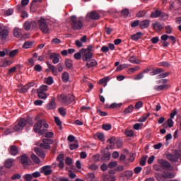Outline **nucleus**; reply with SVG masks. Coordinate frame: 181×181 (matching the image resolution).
Masks as SVG:
<instances>
[{
	"instance_id": "obj_4",
	"label": "nucleus",
	"mask_w": 181,
	"mask_h": 181,
	"mask_svg": "<svg viewBox=\"0 0 181 181\" xmlns=\"http://www.w3.org/2000/svg\"><path fill=\"white\" fill-rule=\"evenodd\" d=\"M54 141L52 139H43L42 143H37L36 145L42 148V149H50V145L53 144Z\"/></svg>"
},
{
	"instance_id": "obj_20",
	"label": "nucleus",
	"mask_w": 181,
	"mask_h": 181,
	"mask_svg": "<svg viewBox=\"0 0 181 181\" xmlns=\"http://www.w3.org/2000/svg\"><path fill=\"white\" fill-rule=\"evenodd\" d=\"M164 70L162 68H157L156 69H153L151 73V76H156L158 74H160V73H163Z\"/></svg>"
},
{
	"instance_id": "obj_38",
	"label": "nucleus",
	"mask_w": 181,
	"mask_h": 181,
	"mask_svg": "<svg viewBox=\"0 0 181 181\" xmlns=\"http://www.w3.org/2000/svg\"><path fill=\"white\" fill-rule=\"evenodd\" d=\"M33 45V42H32L30 41H27L23 44V49H30V47H32Z\"/></svg>"
},
{
	"instance_id": "obj_19",
	"label": "nucleus",
	"mask_w": 181,
	"mask_h": 181,
	"mask_svg": "<svg viewBox=\"0 0 181 181\" xmlns=\"http://www.w3.org/2000/svg\"><path fill=\"white\" fill-rule=\"evenodd\" d=\"M152 28H153V29H155V30L159 32V31L162 30V29H163V25H162V24H160L159 23H153L152 24Z\"/></svg>"
},
{
	"instance_id": "obj_5",
	"label": "nucleus",
	"mask_w": 181,
	"mask_h": 181,
	"mask_svg": "<svg viewBox=\"0 0 181 181\" xmlns=\"http://www.w3.org/2000/svg\"><path fill=\"white\" fill-rule=\"evenodd\" d=\"M158 163L164 170H173V166H172V164L165 159H159Z\"/></svg>"
},
{
	"instance_id": "obj_14",
	"label": "nucleus",
	"mask_w": 181,
	"mask_h": 181,
	"mask_svg": "<svg viewBox=\"0 0 181 181\" xmlns=\"http://www.w3.org/2000/svg\"><path fill=\"white\" fill-rule=\"evenodd\" d=\"M46 64L47 65L48 69L52 71V74L54 76H57V68H56V66H54V65L50 64V63H49V62H47Z\"/></svg>"
},
{
	"instance_id": "obj_47",
	"label": "nucleus",
	"mask_w": 181,
	"mask_h": 181,
	"mask_svg": "<svg viewBox=\"0 0 181 181\" xmlns=\"http://www.w3.org/2000/svg\"><path fill=\"white\" fill-rule=\"evenodd\" d=\"M31 159L35 162V163H40V159H39L35 154L31 155Z\"/></svg>"
},
{
	"instance_id": "obj_63",
	"label": "nucleus",
	"mask_w": 181,
	"mask_h": 181,
	"mask_svg": "<svg viewBox=\"0 0 181 181\" xmlns=\"http://www.w3.org/2000/svg\"><path fill=\"white\" fill-rule=\"evenodd\" d=\"M28 90H29V86L25 85L20 89V93H28Z\"/></svg>"
},
{
	"instance_id": "obj_40",
	"label": "nucleus",
	"mask_w": 181,
	"mask_h": 181,
	"mask_svg": "<svg viewBox=\"0 0 181 181\" xmlns=\"http://www.w3.org/2000/svg\"><path fill=\"white\" fill-rule=\"evenodd\" d=\"M11 127L13 128V132H18L22 129V127L18 124L12 125Z\"/></svg>"
},
{
	"instance_id": "obj_12",
	"label": "nucleus",
	"mask_w": 181,
	"mask_h": 181,
	"mask_svg": "<svg viewBox=\"0 0 181 181\" xmlns=\"http://www.w3.org/2000/svg\"><path fill=\"white\" fill-rule=\"evenodd\" d=\"M93 59V54L90 52H86L83 55V62H88V60H91Z\"/></svg>"
},
{
	"instance_id": "obj_26",
	"label": "nucleus",
	"mask_w": 181,
	"mask_h": 181,
	"mask_svg": "<svg viewBox=\"0 0 181 181\" xmlns=\"http://www.w3.org/2000/svg\"><path fill=\"white\" fill-rule=\"evenodd\" d=\"M132 111H134V105H131L122 112V114L127 115V114H131Z\"/></svg>"
},
{
	"instance_id": "obj_48",
	"label": "nucleus",
	"mask_w": 181,
	"mask_h": 181,
	"mask_svg": "<svg viewBox=\"0 0 181 181\" xmlns=\"http://www.w3.org/2000/svg\"><path fill=\"white\" fill-rule=\"evenodd\" d=\"M13 129L12 128V126H10L8 129H6L4 131V134L5 135H9V134L13 133Z\"/></svg>"
},
{
	"instance_id": "obj_52",
	"label": "nucleus",
	"mask_w": 181,
	"mask_h": 181,
	"mask_svg": "<svg viewBox=\"0 0 181 181\" xmlns=\"http://www.w3.org/2000/svg\"><path fill=\"white\" fill-rule=\"evenodd\" d=\"M23 179H24V180H26V181H31L32 179H33V177L32 174H27V175H24Z\"/></svg>"
},
{
	"instance_id": "obj_32",
	"label": "nucleus",
	"mask_w": 181,
	"mask_h": 181,
	"mask_svg": "<svg viewBox=\"0 0 181 181\" xmlns=\"http://www.w3.org/2000/svg\"><path fill=\"white\" fill-rule=\"evenodd\" d=\"M62 81H64V83H67L69 81V73L67 71L64 72L62 74Z\"/></svg>"
},
{
	"instance_id": "obj_54",
	"label": "nucleus",
	"mask_w": 181,
	"mask_h": 181,
	"mask_svg": "<svg viewBox=\"0 0 181 181\" xmlns=\"http://www.w3.org/2000/svg\"><path fill=\"white\" fill-rule=\"evenodd\" d=\"M97 136L100 141H102V142H104V141H105V139L104 138V134L97 133Z\"/></svg>"
},
{
	"instance_id": "obj_37",
	"label": "nucleus",
	"mask_w": 181,
	"mask_h": 181,
	"mask_svg": "<svg viewBox=\"0 0 181 181\" xmlns=\"http://www.w3.org/2000/svg\"><path fill=\"white\" fill-rule=\"evenodd\" d=\"M65 66L66 69H71L73 67V61L69 59H66Z\"/></svg>"
},
{
	"instance_id": "obj_45",
	"label": "nucleus",
	"mask_w": 181,
	"mask_h": 181,
	"mask_svg": "<svg viewBox=\"0 0 181 181\" xmlns=\"http://www.w3.org/2000/svg\"><path fill=\"white\" fill-rule=\"evenodd\" d=\"M23 27L25 30H30V28H32V24H30V22L26 21L25 22Z\"/></svg>"
},
{
	"instance_id": "obj_3",
	"label": "nucleus",
	"mask_w": 181,
	"mask_h": 181,
	"mask_svg": "<svg viewBox=\"0 0 181 181\" xmlns=\"http://www.w3.org/2000/svg\"><path fill=\"white\" fill-rule=\"evenodd\" d=\"M47 21L44 18H40L38 21V25L40 26V29L42 33L47 34L49 33V25L47 23Z\"/></svg>"
},
{
	"instance_id": "obj_15",
	"label": "nucleus",
	"mask_w": 181,
	"mask_h": 181,
	"mask_svg": "<svg viewBox=\"0 0 181 181\" xmlns=\"http://www.w3.org/2000/svg\"><path fill=\"white\" fill-rule=\"evenodd\" d=\"M47 110H54L56 108V102L54 98H52L50 102L47 105Z\"/></svg>"
},
{
	"instance_id": "obj_39",
	"label": "nucleus",
	"mask_w": 181,
	"mask_h": 181,
	"mask_svg": "<svg viewBox=\"0 0 181 181\" xmlns=\"http://www.w3.org/2000/svg\"><path fill=\"white\" fill-rule=\"evenodd\" d=\"M109 169H114V168H117L118 166V163L117 161H111L107 165Z\"/></svg>"
},
{
	"instance_id": "obj_33",
	"label": "nucleus",
	"mask_w": 181,
	"mask_h": 181,
	"mask_svg": "<svg viewBox=\"0 0 181 181\" xmlns=\"http://www.w3.org/2000/svg\"><path fill=\"white\" fill-rule=\"evenodd\" d=\"M108 80H110V77L107 76L105 77L102 79H100L98 82L99 84H103V87H106L107 86V81H108Z\"/></svg>"
},
{
	"instance_id": "obj_16",
	"label": "nucleus",
	"mask_w": 181,
	"mask_h": 181,
	"mask_svg": "<svg viewBox=\"0 0 181 181\" xmlns=\"http://www.w3.org/2000/svg\"><path fill=\"white\" fill-rule=\"evenodd\" d=\"M21 162L22 165H23V166H25V165H30V163H29V157H28V156L25 154L21 156Z\"/></svg>"
},
{
	"instance_id": "obj_50",
	"label": "nucleus",
	"mask_w": 181,
	"mask_h": 181,
	"mask_svg": "<svg viewBox=\"0 0 181 181\" xmlns=\"http://www.w3.org/2000/svg\"><path fill=\"white\" fill-rule=\"evenodd\" d=\"M158 66H160V67H170V64H169L167 62H160L158 64Z\"/></svg>"
},
{
	"instance_id": "obj_28",
	"label": "nucleus",
	"mask_w": 181,
	"mask_h": 181,
	"mask_svg": "<svg viewBox=\"0 0 181 181\" xmlns=\"http://www.w3.org/2000/svg\"><path fill=\"white\" fill-rule=\"evenodd\" d=\"M129 62L133 64H141V62L135 56H132L129 58Z\"/></svg>"
},
{
	"instance_id": "obj_7",
	"label": "nucleus",
	"mask_w": 181,
	"mask_h": 181,
	"mask_svg": "<svg viewBox=\"0 0 181 181\" xmlns=\"http://www.w3.org/2000/svg\"><path fill=\"white\" fill-rule=\"evenodd\" d=\"M60 54L56 52L52 53L49 55V59L50 60H52V63L54 64H57L59 62H60Z\"/></svg>"
},
{
	"instance_id": "obj_31",
	"label": "nucleus",
	"mask_w": 181,
	"mask_h": 181,
	"mask_svg": "<svg viewBox=\"0 0 181 181\" xmlns=\"http://www.w3.org/2000/svg\"><path fill=\"white\" fill-rule=\"evenodd\" d=\"M42 170L44 172V175H45V176H49V175H52V170L49 169V168L47 166H44L42 168Z\"/></svg>"
},
{
	"instance_id": "obj_8",
	"label": "nucleus",
	"mask_w": 181,
	"mask_h": 181,
	"mask_svg": "<svg viewBox=\"0 0 181 181\" xmlns=\"http://www.w3.org/2000/svg\"><path fill=\"white\" fill-rule=\"evenodd\" d=\"M57 160L59 162L58 166L59 169H64V155L59 154L57 157Z\"/></svg>"
},
{
	"instance_id": "obj_51",
	"label": "nucleus",
	"mask_w": 181,
	"mask_h": 181,
	"mask_svg": "<svg viewBox=\"0 0 181 181\" xmlns=\"http://www.w3.org/2000/svg\"><path fill=\"white\" fill-rule=\"evenodd\" d=\"M97 113L99 114L100 117H107V115H108V113H107L106 112H103L100 109L97 110Z\"/></svg>"
},
{
	"instance_id": "obj_6",
	"label": "nucleus",
	"mask_w": 181,
	"mask_h": 181,
	"mask_svg": "<svg viewBox=\"0 0 181 181\" xmlns=\"http://www.w3.org/2000/svg\"><path fill=\"white\" fill-rule=\"evenodd\" d=\"M8 35L9 31H8V29L0 25V40H6Z\"/></svg>"
},
{
	"instance_id": "obj_10",
	"label": "nucleus",
	"mask_w": 181,
	"mask_h": 181,
	"mask_svg": "<svg viewBox=\"0 0 181 181\" xmlns=\"http://www.w3.org/2000/svg\"><path fill=\"white\" fill-rule=\"evenodd\" d=\"M88 16H89V18L93 21H98V19H100V14H98L97 11H92L88 13Z\"/></svg>"
},
{
	"instance_id": "obj_64",
	"label": "nucleus",
	"mask_w": 181,
	"mask_h": 181,
	"mask_svg": "<svg viewBox=\"0 0 181 181\" xmlns=\"http://www.w3.org/2000/svg\"><path fill=\"white\" fill-rule=\"evenodd\" d=\"M42 66H40V64H37L34 67V70L35 71H38L40 72V71L42 70Z\"/></svg>"
},
{
	"instance_id": "obj_56",
	"label": "nucleus",
	"mask_w": 181,
	"mask_h": 181,
	"mask_svg": "<svg viewBox=\"0 0 181 181\" xmlns=\"http://www.w3.org/2000/svg\"><path fill=\"white\" fill-rule=\"evenodd\" d=\"M21 177H22V175H21V174H14L11 176L12 180H19Z\"/></svg>"
},
{
	"instance_id": "obj_49",
	"label": "nucleus",
	"mask_w": 181,
	"mask_h": 181,
	"mask_svg": "<svg viewBox=\"0 0 181 181\" xmlns=\"http://www.w3.org/2000/svg\"><path fill=\"white\" fill-rule=\"evenodd\" d=\"M130 25L132 28H136V26H140V21L139 20H136L132 21Z\"/></svg>"
},
{
	"instance_id": "obj_17",
	"label": "nucleus",
	"mask_w": 181,
	"mask_h": 181,
	"mask_svg": "<svg viewBox=\"0 0 181 181\" xmlns=\"http://www.w3.org/2000/svg\"><path fill=\"white\" fill-rule=\"evenodd\" d=\"M42 121L39 120L33 127V130L35 132H37L38 131H40L42 129Z\"/></svg>"
},
{
	"instance_id": "obj_53",
	"label": "nucleus",
	"mask_w": 181,
	"mask_h": 181,
	"mask_svg": "<svg viewBox=\"0 0 181 181\" xmlns=\"http://www.w3.org/2000/svg\"><path fill=\"white\" fill-rule=\"evenodd\" d=\"M45 83L48 84V86H52V83H53V78L51 76H49L45 79Z\"/></svg>"
},
{
	"instance_id": "obj_59",
	"label": "nucleus",
	"mask_w": 181,
	"mask_h": 181,
	"mask_svg": "<svg viewBox=\"0 0 181 181\" xmlns=\"http://www.w3.org/2000/svg\"><path fill=\"white\" fill-rule=\"evenodd\" d=\"M122 106V103H112L110 106V108H119Z\"/></svg>"
},
{
	"instance_id": "obj_42",
	"label": "nucleus",
	"mask_w": 181,
	"mask_h": 181,
	"mask_svg": "<svg viewBox=\"0 0 181 181\" xmlns=\"http://www.w3.org/2000/svg\"><path fill=\"white\" fill-rule=\"evenodd\" d=\"M19 53V49H13L8 53L9 57H15Z\"/></svg>"
},
{
	"instance_id": "obj_22",
	"label": "nucleus",
	"mask_w": 181,
	"mask_h": 181,
	"mask_svg": "<svg viewBox=\"0 0 181 181\" xmlns=\"http://www.w3.org/2000/svg\"><path fill=\"white\" fill-rule=\"evenodd\" d=\"M13 165V159L12 158H8L6 160L4 165L5 168H7L8 169L12 168V165Z\"/></svg>"
},
{
	"instance_id": "obj_13",
	"label": "nucleus",
	"mask_w": 181,
	"mask_h": 181,
	"mask_svg": "<svg viewBox=\"0 0 181 181\" xmlns=\"http://www.w3.org/2000/svg\"><path fill=\"white\" fill-rule=\"evenodd\" d=\"M34 151L40 158H42V159H45V158H46V155L45 154V152L41 149H40L39 148L35 147L34 148Z\"/></svg>"
},
{
	"instance_id": "obj_35",
	"label": "nucleus",
	"mask_w": 181,
	"mask_h": 181,
	"mask_svg": "<svg viewBox=\"0 0 181 181\" xmlns=\"http://www.w3.org/2000/svg\"><path fill=\"white\" fill-rule=\"evenodd\" d=\"M129 67V65H128V64H123L117 67L116 71H121V70H124V69H128Z\"/></svg>"
},
{
	"instance_id": "obj_61",
	"label": "nucleus",
	"mask_w": 181,
	"mask_h": 181,
	"mask_svg": "<svg viewBox=\"0 0 181 181\" xmlns=\"http://www.w3.org/2000/svg\"><path fill=\"white\" fill-rule=\"evenodd\" d=\"M88 169H90V170H97V169H98V165L97 164H92L88 166Z\"/></svg>"
},
{
	"instance_id": "obj_36",
	"label": "nucleus",
	"mask_w": 181,
	"mask_h": 181,
	"mask_svg": "<svg viewBox=\"0 0 181 181\" xmlns=\"http://www.w3.org/2000/svg\"><path fill=\"white\" fill-rule=\"evenodd\" d=\"M38 98H41L42 100H46L47 98V95L45 92H40L37 90Z\"/></svg>"
},
{
	"instance_id": "obj_60",
	"label": "nucleus",
	"mask_w": 181,
	"mask_h": 181,
	"mask_svg": "<svg viewBox=\"0 0 181 181\" xmlns=\"http://www.w3.org/2000/svg\"><path fill=\"white\" fill-rule=\"evenodd\" d=\"M54 119L55 121V124L58 126V127H62V121H60V119L59 118V117H54Z\"/></svg>"
},
{
	"instance_id": "obj_27",
	"label": "nucleus",
	"mask_w": 181,
	"mask_h": 181,
	"mask_svg": "<svg viewBox=\"0 0 181 181\" xmlns=\"http://www.w3.org/2000/svg\"><path fill=\"white\" fill-rule=\"evenodd\" d=\"M26 124H28V120L25 119H20L18 122V124L21 127V129H23L24 127H26Z\"/></svg>"
},
{
	"instance_id": "obj_30",
	"label": "nucleus",
	"mask_w": 181,
	"mask_h": 181,
	"mask_svg": "<svg viewBox=\"0 0 181 181\" xmlns=\"http://www.w3.org/2000/svg\"><path fill=\"white\" fill-rule=\"evenodd\" d=\"M149 117H151V113L148 112V115L144 114L138 119V121L139 122H145V121H146Z\"/></svg>"
},
{
	"instance_id": "obj_18",
	"label": "nucleus",
	"mask_w": 181,
	"mask_h": 181,
	"mask_svg": "<svg viewBox=\"0 0 181 181\" xmlns=\"http://www.w3.org/2000/svg\"><path fill=\"white\" fill-rule=\"evenodd\" d=\"M23 30L19 28H16L13 30V35L15 37L19 38V37H22V33H23Z\"/></svg>"
},
{
	"instance_id": "obj_25",
	"label": "nucleus",
	"mask_w": 181,
	"mask_h": 181,
	"mask_svg": "<svg viewBox=\"0 0 181 181\" xmlns=\"http://www.w3.org/2000/svg\"><path fill=\"white\" fill-rule=\"evenodd\" d=\"M160 15H162V11H159V10H156L154 11H153L150 16L151 18H159V16H160Z\"/></svg>"
},
{
	"instance_id": "obj_29",
	"label": "nucleus",
	"mask_w": 181,
	"mask_h": 181,
	"mask_svg": "<svg viewBox=\"0 0 181 181\" xmlns=\"http://www.w3.org/2000/svg\"><path fill=\"white\" fill-rule=\"evenodd\" d=\"M42 2V0H33L31 3L30 9H33L35 6H40Z\"/></svg>"
},
{
	"instance_id": "obj_57",
	"label": "nucleus",
	"mask_w": 181,
	"mask_h": 181,
	"mask_svg": "<svg viewBox=\"0 0 181 181\" xmlns=\"http://www.w3.org/2000/svg\"><path fill=\"white\" fill-rule=\"evenodd\" d=\"M154 170H156L157 172H162V165H159L158 164H156L153 166Z\"/></svg>"
},
{
	"instance_id": "obj_62",
	"label": "nucleus",
	"mask_w": 181,
	"mask_h": 181,
	"mask_svg": "<svg viewBox=\"0 0 181 181\" xmlns=\"http://www.w3.org/2000/svg\"><path fill=\"white\" fill-rule=\"evenodd\" d=\"M144 77V73L141 72L138 74L134 78V80H142V78Z\"/></svg>"
},
{
	"instance_id": "obj_21",
	"label": "nucleus",
	"mask_w": 181,
	"mask_h": 181,
	"mask_svg": "<svg viewBox=\"0 0 181 181\" xmlns=\"http://www.w3.org/2000/svg\"><path fill=\"white\" fill-rule=\"evenodd\" d=\"M98 63H97V61L95 59H91L90 62L86 63V67L88 69H90V67H95Z\"/></svg>"
},
{
	"instance_id": "obj_23",
	"label": "nucleus",
	"mask_w": 181,
	"mask_h": 181,
	"mask_svg": "<svg viewBox=\"0 0 181 181\" xmlns=\"http://www.w3.org/2000/svg\"><path fill=\"white\" fill-rule=\"evenodd\" d=\"M142 36H143L142 33L139 32V33H137L134 35H132L131 36V40H135V41L139 40V39H141V37H142Z\"/></svg>"
},
{
	"instance_id": "obj_2",
	"label": "nucleus",
	"mask_w": 181,
	"mask_h": 181,
	"mask_svg": "<svg viewBox=\"0 0 181 181\" xmlns=\"http://www.w3.org/2000/svg\"><path fill=\"white\" fill-rule=\"evenodd\" d=\"M74 95L70 94H62L58 97L59 101H60V103H62L64 105H69V104H71V103L74 101Z\"/></svg>"
},
{
	"instance_id": "obj_44",
	"label": "nucleus",
	"mask_w": 181,
	"mask_h": 181,
	"mask_svg": "<svg viewBox=\"0 0 181 181\" xmlns=\"http://www.w3.org/2000/svg\"><path fill=\"white\" fill-rule=\"evenodd\" d=\"M122 16H124V18H127L129 15V10L128 8L123 9L121 11Z\"/></svg>"
},
{
	"instance_id": "obj_11",
	"label": "nucleus",
	"mask_w": 181,
	"mask_h": 181,
	"mask_svg": "<svg viewBox=\"0 0 181 181\" xmlns=\"http://www.w3.org/2000/svg\"><path fill=\"white\" fill-rule=\"evenodd\" d=\"M151 25V20H144L140 23V29H147Z\"/></svg>"
},
{
	"instance_id": "obj_58",
	"label": "nucleus",
	"mask_w": 181,
	"mask_h": 181,
	"mask_svg": "<svg viewBox=\"0 0 181 181\" xmlns=\"http://www.w3.org/2000/svg\"><path fill=\"white\" fill-rule=\"evenodd\" d=\"M124 134L127 136H129V137L134 136V131H132V130L126 129Z\"/></svg>"
},
{
	"instance_id": "obj_41",
	"label": "nucleus",
	"mask_w": 181,
	"mask_h": 181,
	"mask_svg": "<svg viewBox=\"0 0 181 181\" xmlns=\"http://www.w3.org/2000/svg\"><path fill=\"white\" fill-rule=\"evenodd\" d=\"M168 86V85H161L155 86V90L156 91H162V90H165Z\"/></svg>"
},
{
	"instance_id": "obj_55",
	"label": "nucleus",
	"mask_w": 181,
	"mask_h": 181,
	"mask_svg": "<svg viewBox=\"0 0 181 181\" xmlns=\"http://www.w3.org/2000/svg\"><path fill=\"white\" fill-rule=\"evenodd\" d=\"M58 111L62 117H66V109L60 107L58 109Z\"/></svg>"
},
{
	"instance_id": "obj_46",
	"label": "nucleus",
	"mask_w": 181,
	"mask_h": 181,
	"mask_svg": "<svg viewBox=\"0 0 181 181\" xmlns=\"http://www.w3.org/2000/svg\"><path fill=\"white\" fill-rule=\"evenodd\" d=\"M48 86L46 85L41 86L37 91H40L41 93H45V91H47Z\"/></svg>"
},
{
	"instance_id": "obj_1",
	"label": "nucleus",
	"mask_w": 181,
	"mask_h": 181,
	"mask_svg": "<svg viewBox=\"0 0 181 181\" xmlns=\"http://www.w3.org/2000/svg\"><path fill=\"white\" fill-rule=\"evenodd\" d=\"M83 19L81 17L77 18L76 16L71 17V25L74 30H80L83 28Z\"/></svg>"
},
{
	"instance_id": "obj_24",
	"label": "nucleus",
	"mask_w": 181,
	"mask_h": 181,
	"mask_svg": "<svg viewBox=\"0 0 181 181\" xmlns=\"http://www.w3.org/2000/svg\"><path fill=\"white\" fill-rule=\"evenodd\" d=\"M140 69H141V66H134L133 68H129L127 70V73H128V74H134L135 73V71H139Z\"/></svg>"
},
{
	"instance_id": "obj_34",
	"label": "nucleus",
	"mask_w": 181,
	"mask_h": 181,
	"mask_svg": "<svg viewBox=\"0 0 181 181\" xmlns=\"http://www.w3.org/2000/svg\"><path fill=\"white\" fill-rule=\"evenodd\" d=\"M103 180L104 181H115V177L114 175H103Z\"/></svg>"
},
{
	"instance_id": "obj_9",
	"label": "nucleus",
	"mask_w": 181,
	"mask_h": 181,
	"mask_svg": "<svg viewBox=\"0 0 181 181\" xmlns=\"http://www.w3.org/2000/svg\"><path fill=\"white\" fill-rule=\"evenodd\" d=\"M8 152L12 156H16L19 153V148L16 146L12 145L10 146Z\"/></svg>"
},
{
	"instance_id": "obj_43",
	"label": "nucleus",
	"mask_w": 181,
	"mask_h": 181,
	"mask_svg": "<svg viewBox=\"0 0 181 181\" xmlns=\"http://www.w3.org/2000/svg\"><path fill=\"white\" fill-rule=\"evenodd\" d=\"M146 15V11L144 10L139 11L136 14V18H144Z\"/></svg>"
}]
</instances>
